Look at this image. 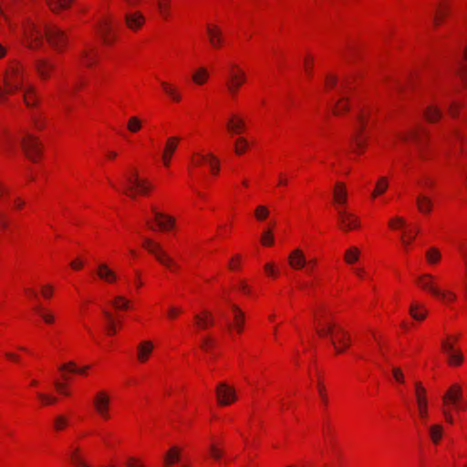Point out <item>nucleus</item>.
Returning a JSON list of instances; mask_svg holds the SVG:
<instances>
[{
  "mask_svg": "<svg viewBox=\"0 0 467 467\" xmlns=\"http://www.w3.org/2000/svg\"><path fill=\"white\" fill-rule=\"evenodd\" d=\"M22 146L26 156L33 161H36L41 153L40 144L36 137L26 134L22 139Z\"/></svg>",
  "mask_w": 467,
  "mask_h": 467,
  "instance_id": "9d476101",
  "label": "nucleus"
},
{
  "mask_svg": "<svg viewBox=\"0 0 467 467\" xmlns=\"http://www.w3.org/2000/svg\"><path fill=\"white\" fill-rule=\"evenodd\" d=\"M209 42L213 47H220L223 43L222 31L217 26L207 25L206 27Z\"/></svg>",
  "mask_w": 467,
  "mask_h": 467,
  "instance_id": "f3484780",
  "label": "nucleus"
},
{
  "mask_svg": "<svg viewBox=\"0 0 467 467\" xmlns=\"http://www.w3.org/2000/svg\"><path fill=\"white\" fill-rule=\"evenodd\" d=\"M255 217L259 221H263L269 215V210L266 206L259 205L255 209Z\"/></svg>",
  "mask_w": 467,
  "mask_h": 467,
  "instance_id": "de8ad7c7",
  "label": "nucleus"
},
{
  "mask_svg": "<svg viewBox=\"0 0 467 467\" xmlns=\"http://www.w3.org/2000/svg\"><path fill=\"white\" fill-rule=\"evenodd\" d=\"M338 222L344 231H349L358 227V218L343 209H338Z\"/></svg>",
  "mask_w": 467,
  "mask_h": 467,
  "instance_id": "f8f14e48",
  "label": "nucleus"
},
{
  "mask_svg": "<svg viewBox=\"0 0 467 467\" xmlns=\"http://www.w3.org/2000/svg\"><path fill=\"white\" fill-rule=\"evenodd\" d=\"M348 86V80L345 79L342 81V83L340 85V89L347 88ZM348 109V104H347V97L345 96L344 91L341 90V98L337 102L336 108L334 109V113L336 115H339V114L347 111Z\"/></svg>",
  "mask_w": 467,
  "mask_h": 467,
  "instance_id": "a878e982",
  "label": "nucleus"
},
{
  "mask_svg": "<svg viewBox=\"0 0 467 467\" xmlns=\"http://www.w3.org/2000/svg\"><path fill=\"white\" fill-rule=\"evenodd\" d=\"M424 115L427 120L434 122L441 118V111L439 107L431 105L426 109Z\"/></svg>",
  "mask_w": 467,
  "mask_h": 467,
  "instance_id": "2f4dec72",
  "label": "nucleus"
},
{
  "mask_svg": "<svg viewBox=\"0 0 467 467\" xmlns=\"http://www.w3.org/2000/svg\"><path fill=\"white\" fill-rule=\"evenodd\" d=\"M72 2L73 0H47L49 8L54 13L67 9Z\"/></svg>",
  "mask_w": 467,
  "mask_h": 467,
  "instance_id": "c85d7f7f",
  "label": "nucleus"
},
{
  "mask_svg": "<svg viewBox=\"0 0 467 467\" xmlns=\"http://www.w3.org/2000/svg\"><path fill=\"white\" fill-rule=\"evenodd\" d=\"M416 388V397L418 401V407H419V414L420 418L425 421L428 417V410H427V400L425 399V389L422 387V385L420 382H417L415 384Z\"/></svg>",
  "mask_w": 467,
  "mask_h": 467,
  "instance_id": "4468645a",
  "label": "nucleus"
},
{
  "mask_svg": "<svg viewBox=\"0 0 467 467\" xmlns=\"http://www.w3.org/2000/svg\"><path fill=\"white\" fill-rule=\"evenodd\" d=\"M365 120H366V114L364 112L358 114V126H357L356 134H355V136L352 139L353 143L356 146V150H358L362 149L364 147L365 142H364V140H362L360 139V133H361V130L364 128Z\"/></svg>",
  "mask_w": 467,
  "mask_h": 467,
  "instance_id": "4be33fe9",
  "label": "nucleus"
},
{
  "mask_svg": "<svg viewBox=\"0 0 467 467\" xmlns=\"http://www.w3.org/2000/svg\"><path fill=\"white\" fill-rule=\"evenodd\" d=\"M289 265L292 268L298 270L307 265V262L303 252L300 249H295L288 257Z\"/></svg>",
  "mask_w": 467,
  "mask_h": 467,
  "instance_id": "a211bd4d",
  "label": "nucleus"
},
{
  "mask_svg": "<svg viewBox=\"0 0 467 467\" xmlns=\"http://www.w3.org/2000/svg\"><path fill=\"white\" fill-rule=\"evenodd\" d=\"M227 129L233 134H237L243 131L245 128V124L243 119L233 115L227 121Z\"/></svg>",
  "mask_w": 467,
  "mask_h": 467,
  "instance_id": "bb28decb",
  "label": "nucleus"
},
{
  "mask_svg": "<svg viewBox=\"0 0 467 467\" xmlns=\"http://www.w3.org/2000/svg\"><path fill=\"white\" fill-rule=\"evenodd\" d=\"M34 68L42 79H47L55 68V65L46 58H37L34 62Z\"/></svg>",
  "mask_w": 467,
  "mask_h": 467,
  "instance_id": "2eb2a0df",
  "label": "nucleus"
},
{
  "mask_svg": "<svg viewBox=\"0 0 467 467\" xmlns=\"http://www.w3.org/2000/svg\"><path fill=\"white\" fill-rule=\"evenodd\" d=\"M456 74L459 76L463 84L467 83V67L462 62L459 63L456 68Z\"/></svg>",
  "mask_w": 467,
  "mask_h": 467,
  "instance_id": "3c124183",
  "label": "nucleus"
},
{
  "mask_svg": "<svg viewBox=\"0 0 467 467\" xmlns=\"http://www.w3.org/2000/svg\"><path fill=\"white\" fill-rule=\"evenodd\" d=\"M247 145H248V142H247L246 139H244L243 137L237 138L235 140V145H234L235 153L238 155L243 154L246 150Z\"/></svg>",
  "mask_w": 467,
  "mask_h": 467,
  "instance_id": "79ce46f5",
  "label": "nucleus"
},
{
  "mask_svg": "<svg viewBox=\"0 0 467 467\" xmlns=\"http://www.w3.org/2000/svg\"><path fill=\"white\" fill-rule=\"evenodd\" d=\"M93 406L97 413L103 419L109 418L110 397L105 390L97 392L93 400Z\"/></svg>",
  "mask_w": 467,
  "mask_h": 467,
  "instance_id": "6e6552de",
  "label": "nucleus"
},
{
  "mask_svg": "<svg viewBox=\"0 0 467 467\" xmlns=\"http://www.w3.org/2000/svg\"><path fill=\"white\" fill-rule=\"evenodd\" d=\"M460 107H461L460 104L457 103V102L450 103L449 108H448L450 115L452 116V117H456L457 116L458 109Z\"/></svg>",
  "mask_w": 467,
  "mask_h": 467,
  "instance_id": "0e129e2a",
  "label": "nucleus"
},
{
  "mask_svg": "<svg viewBox=\"0 0 467 467\" xmlns=\"http://www.w3.org/2000/svg\"><path fill=\"white\" fill-rule=\"evenodd\" d=\"M320 337H330V341L337 353H343L350 344V337L347 331L337 325L327 322L317 329Z\"/></svg>",
  "mask_w": 467,
  "mask_h": 467,
  "instance_id": "7ed1b4c3",
  "label": "nucleus"
},
{
  "mask_svg": "<svg viewBox=\"0 0 467 467\" xmlns=\"http://www.w3.org/2000/svg\"><path fill=\"white\" fill-rule=\"evenodd\" d=\"M441 348L443 351L448 355L449 363L451 365L459 366L462 362V355L455 351L453 345L446 340L441 342Z\"/></svg>",
  "mask_w": 467,
  "mask_h": 467,
  "instance_id": "dca6fc26",
  "label": "nucleus"
},
{
  "mask_svg": "<svg viewBox=\"0 0 467 467\" xmlns=\"http://www.w3.org/2000/svg\"><path fill=\"white\" fill-rule=\"evenodd\" d=\"M168 0H158L157 7L162 16L167 17L169 16Z\"/></svg>",
  "mask_w": 467,
  "mask_h": 467,
  "instance_id": "5fc2aeb1",
  "label": "nucleus"
},
{
  "mask_svg": "<svg viewBox=\"0 0 467 467\" xmlns=\"http://www.w3.org/2000/svg\"><path fill=\"white\" fill-rule=\"evenodd\" d=\"M112 305L116 309H127L129 301L122 296H118L112 301Z\"/></svg>",
  "mask_w": 467,
  "mask_h": 467,
  "instance_id": "c03bdc74",
  "label": "nucleus"
},
{
  "mask_svg": "<svg viewBox=\"0 0 467 467\" xmlns=\"http://www.w3.org/2000/svg\"><path fill=\"white\" fill-rule=\"evenodd\" d=\"M208 157H209L208 162L211 166L212 172L213 174H216L219 171L218 160L213 154H210Z\"/></svg>",
  "mask_w": 467,
  "mask_h": 467,
  "instance_id": "6e6d98bb",
  "label": "nucleus"
},
{
  "mask_svg": "<svg viewBox=\"0 0 467 467\" xmlns=\"http://www.w3.org/2000/svg\"><path fill=\"white\" fill-rule=\"evenodd\" d=\"M59 369L61 371H66V370H69L71 372H77V368H76V364L72 361L67 363V364H64V365H61L59 367Z\"/></svg>",
  "mask_w": 467,
  "mask_h": 467,
  "instance_id": "680f3d73",
  "label": "nucleus"
},
{
  "mask_svg": "<svg viewBox=\"0 0 467 467\" xmlns=\"http://www.w3.org/2000/svg\"><path fill=\"white\" fill-rule=\"evenodd\" d=\"M419 285L431 293L433 296L439 297L444 302L455 301L456 294L451 291H442L435 285V277L430 274L422 275L418 279Z\"/></svg>",
  "mask_w": 467,
  "mask_h": 467,
  "instance_id": "20e7f679",
  "label": "nucleus"
},
{
  "mask_svg": "<svg viewBox=\"0 0 467 467\" xmlns=\"http://www.w3.org/2000/svg\"><path fill=\"white\" fill-rule=\"evenodd\" d=\"M81 59L83 60V63L90 67L93 65V63L96 60V54L92 47H88L81 52Z\"/></svg>",
  "mask_w": 467,
  "mask_h": 467,
  "instance_id": "f704fd0d",
  "label": "nucleus"
},
{
  "mask_svg": "<svg viewBox=\"0 0 467 467\" xmlns=\"http://www.w3.org/2000/svg\"><path fill=\"white\" fill-rule=\"evenodd\" d=\"M179 140L180 139L178 137H170L167 140L164 151L162 153V161L165 166L170 165L171 156L177 148V143Z\"/></svg>",
  "mask_w": 467,
  "mask_h": 467,
  "instance_id": "aec40b11",
  "label": "nucleus"
},
{
  "mask_svg": "<svg viewBox=\"0 0 467 467\" xmlns=\"http://www.w3.org/2000/svg\"><path fill=\"white\" fill-rule=\"evenodd\" d=\"M414 239H415V235L410 233H408L407 234H403L401 236V242L405 246H407Z\"/></svg>",
  "mask_w": 467,
  "mask_h": 467,
  "instance_id": "69168bd1",
  "label": "nucleus"
},
{
  "mask_svg": "<svg viewBox=\"0 0 467 467\" xmlns=\"http://www.w3.org/2000/svg\"><path fill=\"white\" fill-rule=\"evenodd\" d=\"M442 414L448 423H450V424L453 423V421H454L453 417H452L451 411L449 408H444L442 410Z\"/></svg>",
  "mask_w": 467,
  "mask_h": 467,
  "instance_id": "338daca9",
  "label": "nucleus"
},
{
  "mask_svg": "<svg viewBox=\"0 0 467 467\" xmlns=\"http://www.w3.org/2000/svg\"><path fill=\"white\" fill-rule=\"evenodd\" d=\"M141 120L136 117L132 116L130 118L128 121V130L133 133L138 132L141 129Z\"/></svg>",
  "mask_w": 467,
  "mask_h": 467,
  "instance_id": "a19ab883",
  "label": "nucleus"
},
{
  "mask_svg": "<svg viewBox=\"0 0 467 467\" xmlns=\"http://www.w3.org/2000/svg\"><path fill=\"white\" fill-rule=\"evenodd\" d=\"M210 452L212 457L215 460H219L223 455V451L220 449H218L215 445H211Z\"/></svg>",
  "mask_w": 467,
  "mask_h": 467,
  "instance_id": "052dcab7",
  "label": "nucleus"
},
{
  "mask_svg": "<svg viewBox=\"0 0 467 467\" xmlns=\"http://www.w3.org/2000/svg\"><path fill=\"white\" fill-rule=\"evenodd\" d=\"M161 87L165 93L174 101H180L181 100V95L177 91L176 88L169 84L168 82L162 81Z\"/></svg>",
  "mask_w": 467,
  "mask_h": 467,
  "instance_id": "72a5a7b5",
  "label": "nucleus"
},
{
  "mask_svg": "<svg viewBox=\"0 0 467 467\" xmlns=\"http://www.w3.org/2000/svg\"><path fill=\"white\" fill-rule=\"evenodd\" d=\"M261 242L263 245H272L274 243V236L271 230L265 231L262 234Z\"/></svg>",
  "mask_w": 467,
  "mask_h": 467,
  "instance_id": "864d4df0",
  "label": "nucleus"
},
{
  "mask_svg": "<svg viewBox=\"0 0 467 467\" xmlns=\"http://www.w3.org/2000/svg\"><path fill=\"white\" fill-rule=\"evenodd\" d=\"M35 310L39 314V316L44 319V321L47 324H51L54 322L55 317L54 315L44 311L41 307H35Z\"/></svg>",
  "mask_w": 467,
  "mask_h": 467,
  "instance_id": "8fccbe9b",
  "label": "nucleus"
},
{
  "mask_svg": "<svg viewBox=\"0 0 467 467\" xmlns=\"http://www.w3.org/2000/svg\"><path fill=\"white\" fill-rule=\"evenodd\" d=\"M98 275L108 283H113L117 280V275L106 264L99 265Z\"/></svg>",
  "mask_w": 467,
  "mask_h": 467,
  "instance_id": "393cba45",
  "label": "nucleus"
},
{
  "mask_svg": "<svg viewBox=\"0 0 467 467\" xmlns=\"http://www.w3.org/2000/svg\"><path fill=\"white\" fill-rule=\"evenodd\" d=\"M234 316V327L238 333L243 331V325L244 323V312L235 305L232 306Z\"/></svg>",
  "mask_w": 467,
  "mask_h": 467,
  "instance_id": "c756f323",
  "label": "nucleus"
},
{
  "mask_svg": "<svg viewBox=\"0 0 467 467\" xmlns=\"http://www.w3.org/2000/svg\"><path fill=\"white\" fill-rule=\"evenodd\" d=\"M245 81V73L236 65H232L226 78V88L232 96H235L238 88Z\"/></svg>",
  "mask_w": 467,
  "mask_h": 467,
  "instance_id": "0eeeda50",
  "label": "nucleus"
},
{
  "mask_svg": "<svg viewBox=\"0 0 467 467\" xmlns=\"http://www.w3.org/2000/svg\"><path fill=\"white\" fill-rule=\"evenodd\" d=\"M416 202L418 209L422 213H430L432 210L433 202L432 200L425 195V194H419L416 198Z\"/></svg>",
  "mask_w": 467,
  "mask_h": 467,
  "instance_id": "b1692460",
  "label": "nucleus"
},
{
  "mask_svg": "<svg viewBox=\"0 0 467 467\" xmlns=\"http://www.w3.org/2000/svg\"><path fill=\"white\" fill-rule=\"evenodd\" d=\"M405 224V220L399 216L390 219L389 222V226L392 229L403 228Z\"/></svg>",
  "mask_w": 467,
  "mask_h": 467,
  "instance_id": "603ef678",
  "label": "nucleus"
},
{
  "mask_svg": "<svg viewBox=\"0 0 467 467\" xmlns=\"http://www.w3.org/2000/svg\"><path fill=\"white\" fill-rule=\"evenodd\" d=\"M37 396L42 400V402L46 405L53 404V403L57 402V398H55V397H51L49 395L43 394V393H38Z\"/></svg>",
  "mask_w": 467,
  "mask_h": 467,
  "instance_id": "13d9d810",
  "label": "nucleus"
},
{
  "mask_svg": "<svg viewBox=\"0 0 467 467\" xmlns=\"http://www.w3.org/2000/svg\"><path fill=\"white\" fill-rule=\"evenodd\" d=\"M462 389L459 384H452L442 396L444 406H460L462 404Z\"/></svg>",
  "mask_w": 467,
  "mask_h": 467,
  "instance_id": "9b49d317",
  "label": "nucleus"
},
{
  "mask_svg": "<svg viewBox=\"0 0 467 467\" xmlns=\"http://www.w3.org/2000/svg\"><path fill=\"white\" fill-rule=\"evenodd\" d=\"M125 22L130 29L138 30L145 23V17L140 11H130L125 15Z\"/></svg>",
  "mask_w": 467,
  "mask_h": 467,
  "instance_id": "ddd939ff",
  "label": "nucleus"
},
{
  "mask_svg": "<svg viewBox=\"0 0 467 467\" xmlns=\"http://www.w3.org/2000/svg\"><path fill=\"white\" fill-rule=\"evenodd\" d=\"M460 253L462 255L465 266L467 267V243H462L459 244Z\"/></svg>",
  "mask_w": 467,
  "mask_h": 467,
  "instance_id": "e2e57ef3",
  "label": "nucleus"
},
{
  "mask_svg": "<svg viewBox=\"0 0 467 467\" xmlns=\"http://www.w3.org/2000/svg\"><path fill=\"white\" fill-rule=\"evenodd\" d=\"M154 221L160 230H169L174 225V219L167 214L157 212L153 209Z\"/></svg>",
  "mask_w": 467,
  "mask_h": 467,
  "instance_id": "6ab92c4d",
  "label": "nucleus"
},
{
  "mask_svg": "<svg viewBox=\"0 0 467 467\" xmlns=\"http://www.w3.org/2000/svg\"><path fill=\"white\" fill-rule=\"evenodd\" d=\"M317 390H318V393H319V396H320V399H321L323 404L327 405V396L325 392V387L321 382L317 383Z\"/></svg>",
  "mask_w": 467,
  "mask_h": 467,
  "instance_id": "bf43d9fd",
  "label": "nucleus"
},
{
  "mask_svg": "<svg viewBox=\"0 0 467 467\" xmlns=\"http://www.w3.org/2000/svg\"><path fill=\"white\" fill-rule=\"evenodd\" d=\"M54 386L57 389V390L58 392H60L61 394L68 395V392L66 389V384L65 383H62V382H59V381H55L54 382Z\"/></svg>",
  "mask_w": 467,
  "mask_h": 467,
  "instance_id": "774afa93",
  "label": "nucleus"
},
{
  "mask_svg": "<svg viewBox=\"0 0 467 467\" xmlns=\"http://www.w3.org/2000/svg\"><path fill=\"white\" fill-rule=\"evenodd\" d=\"M209 73L206 68L200 67L192 75V80L198 84L202 85L208 78Z\"/></svg>",
  "mask_w": 467,
  "mask_h": 467,
  "instance_id": "e433bc0d",
  "label": "nucleus"
},
{
  "mask_svg": "<svg viewBox=\"0 0 467 467\" xmlns=\"http://www.w3.org/2000/svg\"><path fill=\"white\" fill-rule=\"evenodd\" d=\"M215 393L218 404L221 406H228L236 400L234 389L225 382H221L216 386Z\"/></svg>",
  "mask_w": 467,
  "mask_h": 467,
  "instance_id": "1a4fd4ad",
  "label": "nucleus"
},
{
  "mask_svg": "<svg viewBox=\"0 0 467 467\" xmlns=\"http://www.w3.org/2000/svg\"><path fill=\"white\" fill-rule=\"evenodd\" d=\"M389 187V182L386 177H380L377 183L375 190L372 192V198H376L377 196L382 194Z\"/></svg>",
  "mask_w": 467,
  "mask_h": 467,
  "instance_id": "c9c22d12",
  "label": "nucleus"
},
{
  "mask_svg": "<svg viewBox=\"0 0 467 467\" xmlns=\"http://www.w3.org/2000/svg\"><path fill=\"white\" fill-rule=\"evenodd\" d=\"M26 45L31 49H36L43 44L45 35L47 42L57 51H61L67 43L65 32L56 26L45 25L44 30L33 21H28L24 27Z\"/></svg>",
  "mask_w": 467,
  "mask_h": 467,
  "instance_id": "f03ea898",
  "label": "nucleus"
},
{
  "mask_svg": "<svg viewBox=\"0 0 467 467\" xmlns=\"http://www.w3.org/2000/svg\"><path fill=\"white\" fill-rule=\"evenodd\" d=\"M426 258L430 264H436L441 258V254L436 248H431L426 253Z\"/></svg>",
  "mask_w": 467,
  "mask_h": 467,
  "instance_id": "a18cd8bd",
  "label": "nucleus"
},
{
  "mask_svg": "<svg viewBox=\"0 0 467 467\" xmlns=\"http://www.w3.org/2000/svg\"><path fill=\"white\" fill-rule=\"evenodd\" d=\"M195 325L198 328L205 329L213 325V318L210 312L204 311L203 316L194 315Z\"/></svg>",
  "mask_w": 467,
  "mask_h": 467,
  "instance_id": "cd10ccee",
  "label": "nucleus"
},
{
  "mask_svg": "<svg viewBox=\"0 0 467 467\" xmlns=\"http://www.w3.org/2000/svg\"><path fill=\"white\" fill-rule=\"evenodd\" d=\"M99 34L102 37L104 43L109 44L111 41L110 38V31L111 26L108 22H103L99 25L98 28Z\"/></svg>",
  "mask_w": 467,
  "mask_h": 467,
  "instance_id": "473e14b6",
  "label": "nucleus"
},
{
  "mask_svg": "<svg viewBox=\"0 0 467 467\" xmlns=\"http://www.w3.org/2000/svg\"><path fill=\"white\" fill-rule=\"evenodd\" d=\"M150 190L149 184L139 178L137 171L126 176L124 192L134 198L136 192L147 193Z\"/></svg>",
  "mask_w": 467,
  "mask_h": 467,
  "instance_id": "423d86ee",
  "label": "nucleus"
},
{
  "mask_svg": "<svg viewBox=\"0 0 467 467\" xmlns=\"http://www.w3.org/2000/svg\"><path fill=\"white\" fill-rule=\"evenodd\" d=\"M347 190L342 182H337L334 189V200L337 205V210L342 209L341 206L347 203Z\"/></svg>",
  "mask_w": 467,
  "mask_h": 467,
  "instance_id": "5701e85b",
  "label": "nucleus"
},
{
  "mask_svg": "<svg viewBox=\"0 0 467 467\" xmlns=\"http://www.w3.org/2000/svg\"><path fill=\"white\" fill-rule=\"evenodd\" d=\"M142 245L145 249L148 250L149 253L153 254L155 258L163 265L170 268H177V265L174 261L167 254V253L162 249L160 244L155 243L150 238H144Z\"/></svg>",
  "mask_w": 467,
  "mask_h": 467,
  "instance_id": "39448f33",
  "label": "nucleus"
},
{
  "mask_svg": "<svg viewBox=\"0 0 467 467\" xmlns=\"http://www.w3.org/2000/svg\"><path fill=\"white\" fill-rule=\"evenodd\" d=\"M71 461L77 467H90L79 456H78L76 452L72 453Z\"/></svg>",
  "mask_w": 467,
  "mask_h": 467,
  "instance_id": "4d7b16f0",
  "label": "nucleus"
},
{
  "mask_svg": "<svg viewBox=\"0 0 467 467\" xmlns=\"http://www.w3.org/2000/svg\"><path fill=\"white\" fill-rule=\"evenodd\" d=\"M153 349L151 341L145 340L140 342L137 347V358L140 362H146Z\"/></svg>",
  "mask_w": 467,
  "mask_h": 467,
  "instance_id": "412c9836",
  "label": "nucleus"
},
{
  "mask_svg": "<svg viewBox=\"0 0 467 467\" xmlns=\"http://www.w3.org/2000/svg\"><path fill=\"white\" fill-rule=\"evenodd\" d=\"M7 48L0 43V58L4 57L6 54ZM25 79V67L16 59L9 61L4 75V88L0 87V102H2L6 94H12L16 91L21 90L25 103L28 107H32L36 103V97L32 86L24 84Z\"/></svg>",
  "mask_w": 467,
  "mask_h": 467,
  "instance_id": "f257e3e1",
  "label": "nucleus"
},
{
  "mask_svg": "<svg viewBox=\"0 0 467 467\" xmlns=\"http://www.w3.org/2000/svg\"><path fill=\"white\" fill-rule=\"evenodd\" d=\"M430 437L434 443H438L442 436V426L435 424L429 429Z\"/></svg>",
  "mask_w": 467,
  "mask_h": 467,
  "instance_id": "58836bf2",
  "label": "nucleus"
},
{
  "mask_svg": "<svg viewBox=\"0 0 467 467\" xmlns=\"http://www.w3.org/2000/svg\"><path fill=\"white\" fill-rule=\"evenodd\" d=\"M421 306L416 303H412L410 306V314L416 320H423L426 317V310H423L421 313L418 312Z\"/></svg>",
  "mask_w": 467,
  "mask_h": 467,
  "instance_id": "ea45409f",
  "label": "nucleus"
},
{
  "mask_svg": "<svg viewBox=\"0 0 467 467\" xmlns=\"http://www.w3.org/2000/svg\"><path fill=\"white\" fill-rule=\"evenodd\" d=\"M180 461V451L177 447H172L165 455L164 463L166 467L171 466L174 462Z\"/></svg>",
  "mask_w": 467,
  "mask_h": 467,
  "instance_id": "7c9ffc66",
  "label": "nucleus"
},
{
  "mask_svg": "<svg viewBox=\"0 0 467 467\" xmlns=\"http://www.w3.org/2000/svg\"><path fill=\"white\" fill-rule=\"evenodd\" d=\"M103 314L108 321V327H107L108 333L109 335L115 334L116 333V325L113 320V317H112L111 313L107 310H103Z\"/></svg>",
  "mask_w": 467,
  "mask_h": 467,
  "instance_id": "37998d69",
  "label": "nucleus"
},
{
  "mask_svg": "<svg viewBox=\"0 0 467 467\" xmlns=\"http://www.w3.org/2000/svg\"><path fill=\"white\" fill-rule=\"evenodd\" d=\"M67 423H68L67 418L63 415H59L54 420V428L57 431H61L67 425Z\"/></svg>",
  "mask_w": 467,
  "mask_h": 467,
  "instance_id": "09e8293b",
  "label": "nucleus"
},
{
  "mask_svg": "<svg viewBox=\"0 0 467 467\" xmlns=\"http://www.w3.org/2000/svg\"><path fill=\"white\" fill-rule=\"evenodd\" d=\"M359 250L357 247H350L345 253L344 259L347 264L352 265L358 260Z\"/></svg>",
  "mask_w": 467,
  "mask_h": 467,
  "instance_id": "4c0bfd02",
  "label": "nucleus"
},
{
  "mask_svg": "<svg viewBox=\"0 0 467 467\" xmlns=\"http://www.w3.org/2000/svg\"><path fill=\"white\" fill-rule=\"evenodd\" d=\"M401 140H411L415 143H417V145L420 147V131L418 130H413L410 131V133L408 135L401 136Z\"/></svg>",
  "mask_w": 467,
  "mask_h": 467,
  "instance_id": "49530a36",
  "label": "nucleus"
}]
</instances>
